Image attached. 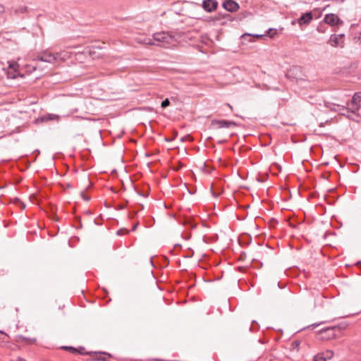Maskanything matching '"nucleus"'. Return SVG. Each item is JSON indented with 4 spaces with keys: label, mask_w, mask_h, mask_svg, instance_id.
<instances>
[{
    "label": "nucleus",
    "mask_w": 361,
    "mask_h": 361,
    "mask_svg": "<svg viewBox=\"0 0 361 361\" xmlns=\"http://www.w3.org/2000/svg\"><path fill=\"white\" fill-rule=\"evenodd\" d=\"M319 354L322 355V357L325 358V361L331 359L334 355L331 350H326L324 352L319 353Z\"/></svg>",
    "instance_id": "14"
},
{
    "label": "nucleus",
    "mask_w": 361,
    "mask_h": 361,
    "mask_svg": "<svg viewBox=\"0 0 361 361\" xmlns=\"http://www.w3.org/2000/svg\"><path fill=\"white\" fill-rule=\"evenodd\" d=\"M293 345H294L295 346H298L299 345V343H298L297 341H295L293 343Z\"/></svg>",
    "instance_id": "23"
},
{
    "label": "nucleus",
    "mask_w": 361,
    "mask_h": 361,
    "mask_svg": "<svg viewBox=\"0 0 361 361\" xmlns=\"http://www.w3.org/2000/svg\"><path fill=\"white\" fill-rule=\"evenodd\" d=\"M16 341L18 343H25V344H28V345L33 344V343H35L36 342V339L35 338H26V337H25L23 336H21V335L17 336L16 338Z\"/></svg>",
    "instance_id": "11"
},
{
    "label": "nucleus",
    "mask_w": 361,
    "mask_h": 361,
    "mask_svg": "<svg viewBox=\"0 0 361 361\" xmlns=\"http://www.w3.org/2000/svg\"><path fill=\"white\" fill-rule=\"evenodd\" d=\"M17 67L18 64L16 62L9 63L8 68L13 70L15 72L16 71Z\"/></svg>",
    "instance_id": "16"
},
{
    "label": "nucleus",
    "mask_w": 361,
    "mask_h": 361,
    "mask_svg": "<svg viewBox=\"0 0 361 361\" xmlns=\"http://www.w3.org/2000/svg\"><path fill=\"white\" fill-rule=\"evenodd\" d=\"M360 92H356L352 100L350 103L348 104L347 110L348 115L347 116L356 122L360 121V116L359 114V110L360 107Z\"/></svg>",
    "instance_id": "2"
},
{
    "label": "nucleus",
    "mask_w": 361,
    "mask_h": 361,
    "mask_svg": "<svg viewBox=\"0 0 361 361\" xmlns=\"http://www.w3.org/2000/svg\"><path fill=\"white\" fill-rule=\"evenodd\" d=\"M324 21L331 26H334L342 23L338 16L333 13L326 14Z\"/></svg>",
    "instance_id": "6"
},
{
    "label": "nucleus",
    "mask_w": 361,
    "mask_h": 361,
    "mask_svg": "<svg viewBox=\"0 0 361 361\" xmlns=\"http://www.w3.org/2000/svg\"><path fill=\"white\" fill-rule=\"evenodd\" d=\"M11 77L12 78H15L16 77V74H13Z\"/></svg>",
    "instance_id": "28"
},
{
    "label": "nucleus",
    "mask_w": 361,
    "mask_h": 361,
    "mask_svg": "<svg viewBox=\"0 0 361 361\" xmlns=\"http://www.w3.org/2000/svg\"><path fill=\"white\" fill-rule=\"evenodd\" d=\"M137 226H138V224H137V223L136 224H135V225L133 226V227L132 228V231H135V230H136V228H137Z\"/></svg>",
    "instance_id": "22"
},
{
    "label": "nucleus",
    "mask_w": 361,
    "mask_h": 361,
    "mask_svg": "<svg viewBox=\"0 0 361 361\" xmlns=\"http://www.w3.org/2000/svg\"><path fill=\"white\" fill-rule=\"evenodd\" d=\"M312 326H314V327H315V326H317V324H312Z\"/></svg>",
    "instance_id": "29"
},
{
    "label": "nucleus",
    "mask_w": 361,
    "mask_h": 361,
    "mask_svg": "<svg viewBox=\"0 0 361 361\" xmlns=\"http://www.w3.org/2000/svg\"><path fill=\"white\" fill-rule=\"evenodd\" d=\"M47 119H49V118H47ZM42 120L44 121V120H47V118H42Z\"/></svg>",
    "instance_id": "27"
},
{
    "label": "nucleus",
    "mask_w": 361,
    "mask_h": 361,
    "mask_svg": "<svg viewBox=\"0 0 361 361\" xmlns=\"http://www.w3.org/2000/svg\"><path fill=\"white\" fill-rule=\"evenodd\" d=\"M169 104H170V102H169V99H166L161 102V106L162 108H166V107L169 106Z\"/></svg>",
    "instance_id": "17"
},
{
    "label": "nucleus",
    "mask_w": 361,
    "mask_h": 361,
    "mask_svg": "<svg viewBox=\"0 0 361 361\" xmlns=\"http://www.w3.org/2000/svg\"><path fill=\"white\" fill-rule=\"evenodd\" d=\"M319 335L322 340H328L334 336V330L332 328H326L319 331Z\"/></svg>",
    "instance_id": "9"
},
{
    "label": "nucleus",
    "mask_w": 361,
    "mask_h": 361,
    "mask_svg": "<svg viewBox=\"0 0 361 361\" xmlns=\"http://www.w3.org/2000/svg\"><path fill=\"white\" fill-rule=\"evenodd\" d=\"M211 125L214 128H230L231 126H235L236 123L233 121L226 120H212Z\"/></svg>",
    "instance_id": "4"
},
{
    "label": "nucleus",
    "mask_w": 361,
    "mask_h": 361,
    "mask_svg": "<svg viewBox=\"0 0 361 361\" xmlns=\"http://www.w3.org/2000/svg\"><path fill=\"white\" fill-rule=\"evenodd\" d=\"M55 54L57 56V62L64 61L66 59H68L71 56L70 53L66 51H61Z\"/></svg>",
    "instance_id": "13"
},
{
    "label": "nucleus",
    "mask_w": 361,
    "mask_h": 361,
    "mask_svg": "<svg viewBox=\"0 0 361 361\" xmlns=\"http://www.w3.org/2000/svg\"><path fill=\"white\" fill-rule=\"evenodd\" d=\"M82 196H83V198H84L85 200H87H87H90V198H89V197H85L83 194H82Z\"/></svg>",
    "instance_id": "24"
},
{
    "label": "nucleus",
    "mask_w": 361,
    "mask_h": 361,
    "mask_svg": "<svg viewBox=\"0 0 361 361\" xmlns=\"http://www.w3.org/2000/svg\"><path fill=\"white\" fill-rule=\"evenodd\" d=\"M5 11L4 6L0 4V14H2Z\"/></svg>",
    "instance_id": "21"
},
{
    "label": "nucleus",
    "mask_w": 361,
    "mask_h": 361,
    "mask_svg": "<svg viewBox=\"0 0 361 361\" xmlns=\"http://www.w3.org/2000/svg\"><path fill=\"white\" fill-rule=\"evenodd\" d=\"M135 41L137 43L143 44H147V45L154 44V42H153V40L151 38L147 37L144 35H140V36L137 37L135 38Z\"/></svg>",
    "instance_id": "12"
},
{
    "label": "nucleus",
    "mask_w": 361,
    "mask_h": 361,
    "mask_svg": "<svg viewBox=\"0 0 361 361\" xmlns=\"http://www.w3.org/2000/svg\"><path fill=\"white\" fill-rule=\"evenodd\" d=\"M10 361H26V360L20 357H18L16 358L11 360Z\"/></svg>",
    "instance_id": "19"
},
{
    "label": "nucleus",
    "mask_w": 361,
    "mask_h": 361,
    "mask_svg": "<svg viewBox=\"0 0 361 361\" xmlns=\"http://www.w3.org/2000/svg\"><path fill=\"white\" fill-rule=\"evenodd\" d=\"M312 13L307 12L301 16V17L298 19V23L302 25H308L311 20H312Z\"/></svg>",
    "instance_id": "10"
},
{
    "label": "nucleus",
    "mask_w": 361,
    "mask_h": 361,
    "mask_svg": "<svg viewBox=\"0 0 361 361\" xmlns=\"http://www.w3.org/2000/svg\"><path fill=\"white\" fill-rule=\"evenodd\" d=\"M20 205H21L22 209H24L25 207V204L23 202L20 203Z\"/></svg>",
    "instance_id": "25"
},
{
    "label": "nucleus",
    "mask_w": 361,
    "mask_h": 361,
    "mask_svg": "<svg viewBox=\"0 0 361 361\" xmlns=\"http://www.w3.org/2000/svg\"><path fill=\"white\" fill-rule=\"evenodd\" d=\"M128 230L127 229H120L117 231L118 235H125L128 233Z\"/></svg>",
    "instance_id": "18"
},
{
    "label": "nucleus",
    "mask_w": 361,
    "mask_h": 361,
    "mask_svg": "<svg viewBox=\"0 0 361 361\" xmlns=\"http://www.w3.org/2000/svg\"><path fill=\"white\" fill-rule=\"evenodd\" d=\"M323 26L322 25H319L318 27H317V30L320 32H324L325 30H324V28H322Z\"/></svg>",
    "instance_id": "20"
},
{
    "label": "nucleus",
    "mask_w": 361,
    "mask_h": 361,
    "mask_svg": "<svg viewBox=\"0 0 361 361\" xmlns=\"http://www.w3.org/2000/svg\"><path fill=\"white\" fill-rule=\"evenodd\" d=\"M218 3L215 0H204L202 2V8L207 12H212L217 8Z\"/></svg>",
    "instance_id": "7"
},
{
    "label": "nucleus",
    "mask_w": 361,
    "mask_h": 361,
    "mask_svg": "<svg viewBox=\"0 0 361 361\" xmlns=\"http://www.w3.org/2000/svg\"><path fill=\"white\" fill-rule=\"evenodd\" d=\"M152 39L154 42V45L164 48L175 47L178 43L176 37L169 32H156L153 35Z\"/></svg>",
    "instance_id": "1"
},
{
    "label": "nucleus",
    "mask_w": 361,
    "mask_h": 361,
    "mask_svg": "<svg viewBox=\"0 0 361 361\" xmlns=\"http://www.w3.org/2000/svg\"><path fill=\"white\" fill-rule=\"evenodd\" d=\"M357 265L361 264V262H360V261H358V262H357Z\"/></svg>",
    "instance_id": "26"
},
{
    "label": "nucleus",
    "mask_w": 361,
    "mask_h": 361,
    "mask_svg": "<svg viewBox=\"0 0 361 361\" xmlns=\"http://www.w3.org/2000/svg\"><path fill=\"white\" fill-rule=\"evenodd\" d=\"M223 7L228 11H237L240 6L238 4L233 0H226L223 3Z\"/></svg>",
    "instance_id": "8"
},
{
    "label": "nucleus",
    "mask_w": 361,
    "mask_h": 361,
    "mask_svg": "<svg viewBox=\"0 0 361 361\" xmlns=\"http://www.w3.org/2000/svg\"><path fill=\"white\" fill-rule=\"evenodd\" d=\"M36 60L53 63L57 62V56L55 53L53 54L47 50L39 54L37 56Z\"/></svg>",
    "instance_id": "3"
},
{
    "label": "nucleus",
    "mask_w": 361,
    "mask_h": 361,
    "mask_svg": "<svg viewBox=\"0 0 361 361\" xmlns=\"http://www.w3.org/2000/svg\"><path fill=\"white\" fill-rule=\"evenodd\" d=\"M8 336L3 331H0V341L3 343L8 342Z\"/></svg>",
    "instance_id": "15"
},
{
    "label": "nucleus",
    "mask_w": 361,
    "mask_h": 361,
    "mask_svg": "<svg viewBox=\"0 0 361 361\" xmlns=\"http://www.w3.org/2000/svg\"><path fill=\"white\" fill-rule=\"evenodd\" d=\"M343 35H332L329 40V43L331 46L336 47H343Z\"/></svg>",
    "instance_id": "5"
}]
</instances>
